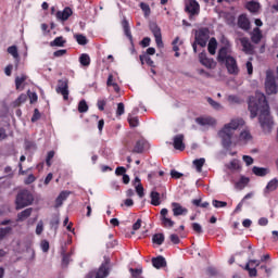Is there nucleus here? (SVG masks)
<instances>
[{"label": "nucleus", "mask_w": 278, "mask_h": 278, "mask_svg": "<svg viewBox=\"0 0 278 278\" xmlns=\"http://www.w3.org/2000/svg\"><path fill=\"white\" fill-rule=\"evenodd\" d=\"M36 181V176L34 174L28 175V177L24 180V184L26 186H29L30 184H34Z\"/></svg>", "instance_id": "e2e57ef3"}, {"label": "nucleus", "mask_w": 278, "mask_h": 278, "mask_svg": "<svg viewBox=\"0 0 278 278\" xmlns=\"http://www.w3.org/2000/svg\"><path fill=\"white\" fill-rule=\"evenodd\" d=\"M224 43L225 46L220 48L217 55V61L222 64H225L229 58H233L231 56V45L229 43V40L224 39Z\"/></svg>", "instance_id": "20e7f679"}, {"label": "nucleus", "mask_w": 278, "mask_h": 278, "mask_svg": "<svg viewBox=\"0 0 278 278\" xmlns=\"http://www.w3.org/2000/svg\"><path fill=\"white\" fill-rule=\"evenodd\" d=\"M59 225H60V216L55 215L50 222L51 229H54V231H56Z\"/></svg>", "instance_id": "09e8293b"}, {"label": "nucleus", "mask_w": 278, "mask_h": 278, "mask_svg": "<svg viewBox=\"0 0 278 278\" xmlns=\"http://www.w3.org/2000/svg\"><path fill=\"white\" fill-rule=\"evenodd\" d=\"M226 68L230 75H238L240 73V68L238 67V62L235 58H228L227 62L224 63Z\"/></svg>", "instance_id": "9b49d317"}, {"label": "nucleus", "mask_w": 278, "mask_h": 278, "mask_svg": "<svg viewBox=\"0 0 278 278\" xmlns=\"http://www.w3.org/2000/svg\"><path fill=\"white\" fill-rule=\"evenodd\" d=\"M27 101V94L22 93L15 101L14 105L15 108H18L20 105H23Z\"/></svg>", "instance_id": "c03bdc74"}, {"label": "nucleus", "mask_w": 278, "mask_h": 278, "mask_svg": "<svg viewBox=\"0 0 278 278\" xmlns=\"http://www.w3.org/2000/svg\"><path fill=\"white\" fill-rule=\"evenodd\" d=\"M27 99H29L30 103H37L38 102V93L28 91Z\"/></svg>", "instance_id": "3c124183"}, {"label": "nucleus", "mask_w": 278, "mask_h": 278, "mask_svg": "<svg viewBox=\"0 0 278 278\" xmlns=\"http://www.w3.org/2000/svg\"><path fill=\"white\" fill-rule=\"evenodd\" d=\"M195 121L198 125H202V127H205L207 125H214V121L210 117H206V118L198 117Z\"/></svg>", "instance_id": "f704fd0d"}, {"label": "nucleus", "mask_w": 278, "mask_h": 278, "mask_svg": "<svg viewBox=\"0 0 278 278\" xmlns=\"http://www.w3.org/2000/svg\"><path fill=\"white\" fill-rule=\"evenodd\" d=\"M239 140L240 142H249V140H251V132H249L248 130L241 131Z\"/></svg>", "instance_id": "37998d69"}, {"label": "nucleus", "mask_w": 278, "mask_h": 278, "mask_svg": "<svg viewBox=\"0 0 278 278\" xmlns=\"http://www.w3.org/2000/svg\"><path fill=\"white\" fill-rule=\"evenodd\" d=\"M205 164V159L201 157V159H197L193 161V166H195L198 173H201V170H203V166Z\"/></svg>", "instance_id": "e433bc0d"}, {"label": "nucleus", "mask_w": 278, "mask_h": 278, "mask_svg": "<svg viewBox=\"0 0 278 278\" xmlns=\"http://www.w3.org/2000/svg\"><path fill=\"white\" fill-rule=\"evenodd\" d=\"M278 188V179L277 178H274L271 179L267 186L265 187L264 189V194L265 197L270 194V192H275V190Z\"/></svg>", "instance_id": "412c9836"}, {"label": "nucleus", "mask_w": 278, "mask_h": 278, "mask_svg": "<svg viewBox=\"0 0 278 278\" xmlns=\"http://www.w3.org/2000/svg\"><path fill=\"white\" fill-rule=\"evenodd\" d=\"M146 146H147V141H144V139L138 140L135 144L134 153H142L144 151Z\"/></svg>", "instance_id": "cd10ccee"}, {"label": "nucleus", "mask_w": 278, "mask_h": 278, "mask_svg": "<svg viewBox=\"0 0 278 278\" xmlns=\"http://www.w3.org/2000/svg\"><path fill=\"white\" fill-rule=\"evenodd\" d=\"M40 247L43 253H49V241L42 240Z\"/></svg>", "instance_id": "69168bd1"}, {"label": "nucleus", "mask_w": 278, "mask_h": 278, "mask_svg": "<svg viewBox=\"0 0 278 278\" xmlns=\"http://www.w3.org/2000/svg\"><path fill=\"white\" fill-rule=\"evenodd\" d=\"M140 8H141L142 12H144V16L151 15V7H149V4L141 2Z\"/></svg>", "instance_id": "8fccbe9b"}, {"label": "nucleus", "mask_w": 278, "mask_h": 278, "mask_svg": "<svg viewBox=\"0 0 278 278\" xmlns=\"http://www.w3.org/2000/svg\"><path fill=\"white\" fill-rule=\"evenodd\" d=\"M68 194H71V192L68 191H62L56 200H55V207H62L64 201H66V199H68Z\"/></svg>", "instance_id": "b1692460"}, {"label": "nucleus", "mask_w": 278, "mask_h": 278, "mask_svg": "<svg viewBox=\"0 0 278 278\" xmlns=\"http://www.w3.org/2000/svg\"><path fill=\"white\" fill-rule=\"evenodd\" d=\"M40 111L38 109L34 110V114L31 117V123H36L37 121H40Z\"/></svg>", "instance_id": "13d9d810"}, {"label": "nucleus", "mask_w": 278, "mask_h": 278, "mask_svg": "<svg viewBox=\"0 0 278 278\" xmlns=\"http://www.w3.org/2000/svg\"><path fill=\"white\" fill-rule=\"evenodd\" d=\"M42 231H45V225L42 224V222H39L37 224V227H36V233L37 236H40V233H42Z\"/></svg>", "instance_id": "338daca9"}, {"label": "nucleus", "mask_w": 278, "mask_h": 278, "mask_svg": "<svg viewBox=\"0 0 278 278\" xmlns=\"http://www.w3.org/2000/svg\"><path fill=\"white\" fill-rule=\"evenodd\" d=\"M184 134H179L174 137L173 147L174 149H176V151H184L186 149V143H184Z\"/></svg>", "instance_id": "ddd939ff"}, {"label": "nucleus", "mask_w": 278, "mask_h": 278, "mask_svg": "<svg viewBox=\"0 0 278 278\" xmlns=\"http://www.w3.org/2000/svg\"><path fill=\"white\" fill-rule=\"evenodd\" d=\"M64 45H66L64 37H56L53 41L50 42L51 47H64Z\"/></svg>", "instance_id": "ea45409f"}, {"label": "nucleus", "mask_w": 278, "mask_h": 278, "mask_svg": "<svg viewBox=\"0 0 278 278\" xmlns=\"http://www.w3.org/2000/svg\"><path fill=\"white\" fill-rule=\"evenodd\" d=\"M31 212H34V208L28 207L25 208L24 211H22L21 213L17 214V223H23L25 220H27V218H29V216H31Z\"/></svg>", "instance_id": "4be33fe9"}, {"label": "nucleus", "mask_w": 278, "mask_h": 278, "mask_svg": "<svg viewBox=\"0 0 278 278\" xmlns=\"http://www.w3.org/2000/svg\"><path fill=\"white\" fill-rule=\"evenodd\" d=\"M79 63L81 66H90V55L84 53L79 56Z\"/></svg>", "instance_id": "a19ab883"}, {"label": "nucleus", "mask_w": 278, "mask_h": 278, "mask_svg": "<svg viewBox=\"0 0 278 278\" xmlns=\"http://www.w3.org/2000/svg\"><path fill=\"white\" fill-rule=\"evenodd\" d=\"M213 206L214 207H227V202L213 200Z\"/></svg>", "instance_id": "0e129e2a"}, {"label": "nucleus", "mask_w": 278, "mask_h": 278, "mask_svg": "<svg viewBox=\"0 0 278 278\" xmlns=\"http://www.w3.org/2000/svg\"><path fill=\"white\" fill-rule=\"evenodd\" d=\"M74 38L76 40V42H78V45H88V38H86V36L81 35V34H76L74 35Z\"/></svg>", "instance_id": "79ce46f5"}, {"label": "nucleus", "mask_w": 278, "mask_h": 278, "mask_svg": "<svg viewBox=\"0 0 278 278\" xmlns=\"http://www.w3.org/2000/svg\"><path fill=\"white\" fill-rule=\"evenodd\" d=\"M170 177H172L173 179H181V177H184V174H182V173H179V172H177V170H175V169H172V170H170Z\"/></svg>", "instance_id": "bf43d9fd"}, {"label": "nucleus", "mask_w": 278, "mask_h": 278, "mask_svg": "<svg viewBox=\"0 0 278 278\" xmlns=\"http://www.w3.org/2000/svg\"><path fill=\"white\" fill-rule=\"evenodd\" d=\"M207 103L211 104V106L214 109V110H217V111H220L223 110V105L216 101H214V99L212 98H207Z\"/></svg>", "instance_id": "49530a36"}, {"label": "nucleus", "mask_w": 278, "mask_h": 278, "mask_svg": "<svg viewBox=\"0 0 278 278\" xmlns=\"http://www.w3.org/2000/svg\"><path fill=\"white\" fill-rule=\"evenodd\" d=\"M200 63L205 66L206 68H214L216 66V62L212 59H207V54L205 52H201L199 54Z\"/></svg>", "instance_id": "2eb2a0df"}, {"label": "nucleus", "mask_w": 278, "mask_h": 278, "mask_svg": "<svg viewBox=\"0 0 278 278\" xmlns=\"http://www.w3.org/2000/svg\"><path fill=\"white\" fill-rule=\"evenodd\" d=\"M172 207L174 216H186V214H188V208L181 206V204L177 202H173Z\"/></svg>", "instance_id": "dca6fc26"}, {"label": "nucleus", "mask_w": 278, "mask_h": 278, "mask_svg": "<svg viewBox=\"0 0 278 278\" xmlns=\"http://www.w3.org/2000/svg\"><path fill=\"white\" fill-rule=\"evenodd\" d=\"M61 255H62L61 266L62 268H67L68 264H71V256L73 255V252L67 253L66 250L62 248Z\"/></svg>", "instance_id": "f3484780"}, {"label": "nucleus", "mask_w": 278, "mask_h": 278, "mask_svg": "<svg viewBox=\"0 0 278 278\" xmlns=\"http://www.w3.org/2000/svg\"><path fill=\"white\" fill-rule=\"evenodd\" d=\"M135 190L138 194V197H140V199H142V197H144V187H142V184H139L135 187Z\"/></svg>", "instance_id": "5fc2aeb1"}, {"label": "nucleus", "mask_w": 278, "mask_h": 278, "mask_svg": "<svg viewBox=\"0 0 278 278\" xmlns=\"http://www.w3.org/2000/svg\"><path fill=\"white\" fill-rule=\"evenodd\" d=\"M123 114H125V104L119 102L117 104L116 116H123Z\"/></svg>", "instance_id": "864d4df0"}, {"label": "nucleus", "mask_w": 278, "mask_h": 278, "mask_svg": "<svg viewBox=\"0 0 278 278\" xmlns=\"http://www.w3.org/2000/svg\"><path fill=\"white\" fill-rule=\"evenodd\" d=\"M218 47V42L216 41V38H211L208 41V53L211 55H216V48Z\"/></svg>", "instance_id": "c85d7f7f"}, {"label": "nucleus", "mask_w": 278, "mask_h": 278, "mask_svg": "<svg viewBox=\"0 0 278 278\" xmlns=\"http://www.w3.org/2000/svg\"><path fill=\"white\" fill-rule=\"evenodd\" d=\"M7 51L10 55H12V58H14V60L18 62L20 55H18V48L16 46L9 47Z\"/></svg>", "instance_id": "4c0bfd02"}, {"label": "nucleus", "mask_w": 278, "mask_h": 278, "mask_svg": "<svg viewBox=\"0 0 278 278\" xmlns=\"http://www.w3.org/2000/svg\"><path fill=\"white\" fill-rule=\"evenodd\" d=\"M207 40H210V29L202 28L195 34V42L200 47H207Z\"/></svg>", "instance_id": "423d86ee"}, {"label": "nucleus", "mask_w": 278, "mask_h": 278, "mask_svg": "<svg viewBox=\"0 0 278 278\" xmlns=\"http://www.w3.org/2000/svg\"><path fill=\"white\" fill-rule=\"evenodd\" d=\"M252 173H254L256 175V177H266V175H268L270 173V169H268L266 167L254 166L252 168Z\"/></svg>", "instance_id": "393cba45"}, {"label": "nucleus", "mask_w": 278, "mask_h": 278, "mask_svg": "<svg viewBox=\"0 0 278 278\" xmlns=\"http://www.w3.org/2000/svg\"><path fill=\"white\" fill-rule=\"evenodd\" d=\"M34 204V193L27 189L18 191L15 198L16 210H23L24 207H29Z\"/></svg>", "instance_id": "7ed1b4c3"}, {"label": "nucleus", "mask_w": 278, "mask_h": 278, "mask_svg": "<svg viewBox=\"0 0 278 278\" xmlns=\"http://www.w3.org/2000/svg\"><path fill=\"white\" fill-rule=\"evenodd\" d=\"M242 121L240 119H232L230 123L224 125V127L218 131V137L222 140V146L224 149L229 151L231 149V138H233V134L236 129L240 127Z\"/></svg>", "instance_id": "f03ea898"}, {"label": "nucleus", "mask_w": 278, "mask_h": 278, "mask_svg": "<svg viewBox=\"0 0 278 278\" xmlns=\"http://www.w3.org/2000/svg\"><path fill=\"white\" fill-rule=\"evenodd\" d=\"M58 94H62L64 101H68V80H59L56 86Z\"/></svg>", "instance_id": "6e6552de"}, {"label": "nucleus", "mask_w": 278, "mask_h": 278, "mask_svg": "<svg viewBox=\"0 0 278 278\" xmlns=\"http://www.w3.org/2000/svg\"><path fill=\"white\" fill-rule=\"evenodd\" d=\"M249 199H253V193L245 194L244 198L237 205L235 212H242V205H244L247 203V200H249Z\"/></svg>", "instance_id": "c9c22d12"}, {"label": "nucleus", "mask_w": 278, "mask_h": 278, "mask_svg": "<svg viewBox=\"0 0 278 278\" xmlns=\"http://www.w3.org/2000/svg\"><path fill=\"white\" fill-rule=\"evenodd\" d=\"M185 10L190 14V17L199 14V2L197 0H187Z\"/></svg>", "instance_id": "1a4fd4ad"}, {"label": "nucleus", "mask_w": 278, "mask_h": 278, "mask_svg": "<svg viewBox=\"0 0 278 278\" xmlns=\"http://www.w3.org/2000/svg\"><path fill=\"white\" fill-rule=\"evenodd\" d=\"M239 42L242 46V51L244 53H248V55H253L254 51H255V47L253 45H251V40H249L248 37H241L239 39Z\"/></svg>", "instance_id": "9d476101"}, {"label": "nucleus", "mask_w": 278, "mask_h": 278, "mask_svg": "<svg viewBox=\"0 0 278 278\" xmlns=\"http://www.w3.org/2000/svg\"><path fill=\"white\" fill-rule=\"evenodd\" d=\"M191 227L195 233H203V227L201 226V224L193 223Z\"/></svg>", "instance_id": "6e6d98bb"}, {"label": "nucleus", "mask_w": 278, "mask_h": 278, "mask_svg": "<svg viewBox=\"0 0 278 278\" xmlns=\"http://www.w3.org/2000/svg\"><path fill=\"white\" fill-rule=\"evenodd\" d=\"M73 16V9L71 7H66L63 11H58L55 13V17L58 21H61V23H64L67 18H71Z\"/></svg>", "instance_id": "f8f14e48"}, {"label": "nucleus", "mask_w": 278, "mask_h": 278, "mask_svg": "<svg viewBox=\"0 0 278 278\" xmlns=\"http://www.w3.org/2000/svg\"><path fill=\"white\" fill-rule=\"evenodd\" d=\"M245 67H247V71H248V75H253V63L251 61H248L245 63Z\"/></svg>", "instance_id": "774afa93"}, {"label": "nucleus", "mask_w": 278, "mask_h": 278, "mask_svg": "<svg viewBox=\"0 0 278 278\" xmlns=\"http://www.w3.org/2000/svg\"><path fill=\"white\" fill-rule=\"evenodd\" d=\"M55 157V152L54 151H50L48 152V155L46 157V164L47 166H51V159Z\"/></svg>", "instance_id": "052dcab7"}, {"label": "nucleus", "mask_w": 278, "mask_h": 278, "mask_svg": "<svg viewBox=\"0 0 278 278\" xmlns=\"http://www.w3.org/2000/svg\"><path fill=\"white\" fill-rule=\"evenodd\" d=\"M265 90L267 94H277V83L275 76L267 74L265 79Z\"/></svg>", "instance_id": "0eeeda50"}, {"label": "nucleus", "mask_w": 278, "mask_h": 278, "mask_svg": "<svg viewBox=\"0 0 278 278\" xmlns=\"http://www.w3.org/2000/svg\"><path fill=\"white\" fill-rule=\"evenodd\" d=\"M168 208L161 210V224L163 227H175V222L168 217Z\"/></svg>", "instance_id": "4468645a"}, {"label": "nucleus", "mask_w": 278, "mask_h": 278, "mask_svg": "<svg viewBox=\"0 0 278 278\" xmlns=\"http://www.w3.org/2000/svg\"><path fill=\"white\" fill-rule=\"evenodd\" d=\"M164 233H155L153 237H152V242L154 244H157L159 247H162V244H164Z\"/></svg>", "instance_id": "2f4dec72"}, {"label": "nucleus", "mask_w": 278, "mask_h": 278, "mask_svg": "<svg viewBox=\"0 0 278 278\" xmlns=\"http://www.w3.org/2000/svg\"><path fill=\"white\" fill-rule=\"evenodd\" d=\"M10 231H12V227L0 228V240H3Z\"/></svg>", "instance_id": "603ef678"}, {"label": "nucleus", "mask_w": 278, "mask_h": 278, "mask_svg": "<svg viewBox=\"0 0 278 278\" xmlns=\"http://www.w3.org/2000/svg\"><path fill=\"white\" fill-rule=\"evenodd\" d=\"M262 37V30L258 27H255L251 34L252 42H254V45H260Z\"/></svg>", "instance_id": "5701e85b"}, {"label": "nucleus", "mask_w": 278, "mask_h": 278, "mask_svg": "<svg viewBox=\"0 0 278 278\" xmlns=\"http://www.w3.org/2000/svg\"><path fill=\"white\" fill-rule=\"evenodd\" d=\"M127 121L130 127H138V125H140L138 117H134L131 114L128 115Z\"/></svg>", "instance_id": "a18cd8bd"}, {"label": "nucleus", "mask_w": 278, "mask_h": 278, "mask_svg": "<svg viewBox=\"0 0 278 278\" xmlns=\"http://www.w3.org/2000/svg\"><path fill=\"white\" fill-rule=\"evenodd\" d=\"M122 26L125 36L128 38V40H130V45H134V36L131 35V28L129 27V22L126 18L123 20Z\"/></svg>", "instance_id": "aec40b11"}, {"label": "nucleus", "mask_w": 278, "mask_h": 278, "mask_svg": "<svg viewBox=\"0 0 278 278\" xmlns=\"http://www.w3.org/2000/svg\"><path fill=\"white\" fill-rule=\"evenodd\" d=\"M108 275H110V268L102 264L96 274V278H105Z\"/></svg>", "instance_id": "a878e982"}, {"label": "nucleus", "mask_w": 278, "mask_h": 278, "mask_svg": "<svg viewBox=\"0 0 278 278\" xmlns=\"http://www.w3.org/2000/svg\"><path fill=\"white\" fill-rule=\"evenodd\" d=\"M27 75L25 74H21V76H16L15 77V88L16 90L21 89V86H23V84H25V81H27Z\"/></svg>", "instance_id": "c756f323"}, {"label": "nucleus", "mask_w": 278, "mask_h": 278, "mask_svg": "<svg viewBox=\"0 0 278 278\" xmlns=\"http://www.w3.org/2000/svg\"><path fill=\"white\" fill-rule=\"evenodd\" d=\"M141 64H144V62L148 64V66H151L152 68L155 66V62L151 60V56L149 54L144 53L139 56Z\"/></svg>", "instance_id": "7c9ffc66"}, {"label": "nucleus", "mask_w": 278, "mask_h": 278, "mask_svg": "<svg viewBox=\"0 0 278 278\" xmlns=\"http://www.w3.org/2000/svg\"><path fill=\"white\" fill-rule=\"evenodd\" d=\"M150 198H151V204L152 205H160L162 202L160 201V193L157 191H152L150 193Z\"/></svg>", "instance_id": "473e14b6"}, {"label": "nucleus", "mask_w": 278, "mask_h": 278, "mask_svg": "<svg viewBox=\"0 0 278 278\" xmlns=\"http://www.w3.org/2000/svg\"><path fill=\"white\" fill-rule=\"evenodd\" d=\"M149 27L155 38L156 46L159 49H162V47H164V42L162 41V29H160V26H157V23L155 22H151Z\"/></svg>", "instance_id": "39448f33"}, {"label": "nucleus", "mask_w": 278, "mask_h": 278, "mask_svg": "<svg viewBox=\"0 0 278 278\" xmlns=\"http://www.w3.org/2000/svg\"><path fill=\"white\" fill-rule=\"evenodd\" d=\"M238 25L241 29L249 31L251 29V22H249V17L247 15H240L238 18Z\"/></svg>", "instance_id": "6ab92c4d"}, {"label": "nucleus", "mask_w": 278, "mask_h": 278, "mask_svg": "<svg viewBox=\"0 0 278 278\" xmlns=\"http://www.w3.org/2000/svg\"><path fill=\"white\" fill-rule=\"evenodd\" d=\"M229 103H242V100L238 96L230 94L228 96Z\"/></svg>", "instance_id": "4d7b16f0"}, {"label": "nucleus", "mask_w": 278, "mask_h": 278, "mask_svg": "<svg viewBox=\"0 0 278 278\" xmlns=\"http://www.w3.org/2000/svg\"><path fill=\"white\" fill-rule=\"evenodd\" d=\"M244 270H248L249 277H257V269L255 267H249V269H247L245 266Z\"/></svg>", "instance_id": "680f3d73"}, {"label": "nucleus", "mask_w": 278, "mask_h": 278, "mask_svg": "<svg viewBox=\"0 0 278 278\" xmlns=\"http://www.w3.org/2000/svg\"><path fill=\"white\" fill-rule=\"evenodd\" d=\"M78 112H80V114H84V113L88 112V103H86V100H81L79 102Z\"/></svg>", "instance_id": "de8ad7c7"}, {"label": "nucleus", "mask_w": 278, "mask_h": 278, "mask_svg": "<svg viewBox=\"0 0 278 278\" xmlns=\"http://www.w3.org/2000/svg\"><path fill=\"white\" fill-rule=\"evenodd\" d=\"M249 111L251 118H255L260 112L258 121L262 127H267L268 129L273 127V117L264 93H256V98H250Z\"/></svg>", "instance_id": "f257e3e1"}, {"label": "nucleus", "mask_w": 278, "mask_h": 278, "mask_svg": "<svg viewBox=\"0 0 278 278\" xmlns=\"http://www.w3.org/2000/svg\"><path fill=\"white\" fill-rule=\"evenodd\" d=\"M249 178L242 176L240 180L235 185V187L238 188V190H243V188H247L249 185Z\"/></svg>", "instance_id": "72a5a7b5"}, {"label": "nucleus", "mask_w": 278, "mask_h": 278, "mask_svg": "<svg viewBox=\"0 0 278 278\" xmlns=\"http://www.w3.org/2000/svg\"><path fill=\"white\" fill-rule=\"evenodd\" d=\"M152 266H154V268L156 269L166 268V258L162 255H159L157 257H153Z\"/></svg>", "instance_id": "a211bd4d"}, {"label": "nucleus", "mask_w": 278, "mask_h": 278, "mask_svg": "<svg viewBox=\"0 0 278 278\" xmlns=\"http://www.w3.org/2000/svg\"><path fill=\"white\" fill-rule=\"evenodd\" d=\"M106 86H112L115 92H121V87H118V84L114 83V76L109 75Z\"/></svg>", "instance_id": "58836bf2"}, {"label": "nucleus", "mask_w": 278, "mask_h": 278, "mask_svg": "<svg viewBox=\"0 0 278 278\" xmlns=\"http://www.w3.org/2000/svg\"><path fill=\"white\" fill-rule=\"evenodd\" d=\"M245 8L252 13L260 12V2L252 0L245 4Z\"/></svg>", "instance_id": "bb28decb"}]
</instances>
